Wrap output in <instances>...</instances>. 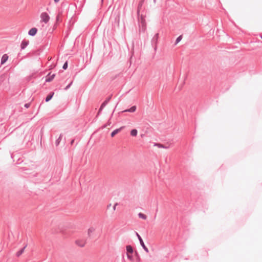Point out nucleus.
I'll list each match as a JSON object with an SVG mask.
<instances>
[{
    "mask_svg": "<svg viewBox=\"0 0 262 262\" xmlns=\"http://www.w3.org/2000/svg\"><path fill=\"white\" fill-rule=\"evenodd\" d=\"M137 15L139 26L140 27H142L143 30H144L146 28L145 16L143 13L140 14V13H139V14H137Z\"/></svg>",
    "mask_w": 262,
    "mask_h": 262,
    "instance_id": "f257e3e1",
    "label": "nucleus"
},
{
    "mask_svg": "<svg viewBox=\"0 0 262 262\" xmlns=\"http://www.w3.org/2000/svg\"><path fill=\"white\" fill-rule=\"evenodd\" d=\"M159 38V33H157L152 37L151 40V43L155 50H157V44Z\"/></svg>",
    "mask_w": 262,
    "mask_h": 262,
    "instance_id": "f03ea898",
    "label": "nucleus"
},
{
    "mask_svg": "<svg viewBox=\"0 0 262 262\" xmlns=\"http://www.w3.org/2000/svg\"><path fill=\"white\" fill-rule=\"evenodd\" d=\"M112 96V95H111V96L108 97L106 99V100L101 104V105L99 109L98 112L97 113V116L99 115L101 113V112L102 111V110L104 108V107L107 105V104L110 101V100L111 99Z\"/></svg>",
    "mask_w": 262,
    "mask_h": 262,
    "instance_id": "7ed1b4c3",
    "label": "nucleus"
},
{
    "mask_svg": "<svg viewBox=\"0 0 262 262\" xmlns=\"http://www.w3.org/2000/svg\"><path fill=\"white\" fill-rule=\"evenodd\" d=\"M136 235H137V236L140 242V244L141 246H142V247L147 253H148L149 252L148 249L147 248V247L145 246V245L144 244V243L142 237H141V236L137 232H136Z\"/></svg>",
    "mask_w": 262,
    "mask_h": 262,
    "instance_id": "20e7f679",
    "label": "nucleus"
},
{
    "mask_svg": "<svg viewBox=\"0 0 262 262\" xmlns=\"http://www.w3.org/2000/svg\"><path fill=\"white\" fill-rule=\"evenodd\" d=\"M40 18L42 21L47 24L50 20V16L46 12H42L40 15Z\"/></svg>",
    "mask_w": 262,
    "mask_h": 262,
    "instance_id": "39448f33",
    "label": "nucleus"
},
{
    "mask_svg": "<svg viewBox=\"0 0 262 262\" xmlns=\"http://www.w3.org/2000/svg\"><path fill=\"white\" fill-rule=\"evenodd\" d=\"M29 43V41L28 40L23 39L20 43L21 50H24L28 46Z\"/></svg>",
    "mask_w": 262,
    "mask_h": 262,
    "instance_id": "423d86ee",
    "label": "nucleus"
},
{
    "mask_svg": "<svg viewBox=\"0 0 262 262\" xmlns=\"http://www.w3.org/2000/svg\"><path fill=\"white\" fill-rule=\"evenodd\" d=\"M38 29L36 28H32L28 31V35L31 36H34L37 33Z\"/></svg>",
    "mask_w": 262,
    "mask_h": 262,
    "instance_id": "0eeeda50",
    "label": "nucleus"
},
{
    "mask_svg": "<svg viewBox=\"0 0 262 262\" xmlns=\"http://www.w3.org/2000/svg\"><path fill=\"white\" fill-rule=\"evenodd\" d=\"M55 76V74H53L51 75V73H49L46 76V79L45 82H49L52 81L53 80V79L54 78Z\"/></svg>",
    "mask_w": 262,
    "mask_h": 262,
    "instance_id": "6e6552de",
    "label": "nucleus"
},
{
    "mask_svg": "<svg viewBox=\"0 0 262 262\" xmlns=\"http://www.w3.org/2000/svg\"><path fill=\"white\" fill-rule=\"evenodd\" d=\"M144 3V0H141L138 5V8H137V14H139V13L141 11V9L142 8V6L143 5V4Z\"/></svg>",
    "mask_w": 262,
    "mask_h": 262,
    "instance_id": "1a4fd4ad",
    "label": "nucleus"
},
{
    "mask_svg": "<svg viewBox=\"0 0 262 262\" xmlns=\"http://www.w3.org/2000/svg\"><path fill=\"white\" fill-rule=\"evenodd\" d=\"M124 126H121L119 128L116 129L114 130H113L111 134V136L112 137H114L117 134H118L119 132H120L123 128H124Z\"/></svg>",
    "mask_w": 262,
    "mask_h": 262,
    "instance_id": "9d476101",
    "label": "nucleus"
},
{
    "mask_svg": "<svg viewBox=\"0 0 262 262\" xmlns=\"http://www.w3.org/2000/svg\"><path fill=\"white\" fill-rule=\"evenodd\" d=\"M54 95V92H50L48 95L45 98V101L46 102H49V101H50L52 98H53V96Z\"/></svg>",
    "mask_w": 262,
    "mask_h": 262,
    "instance_id": "9b49d317",
    "label": "nucleus"
},
{
    "mask_svg": "<svg viewBox=\"0 0 262 262\" xmlns=\"http://www.w3.org/2000/svg\"><path fill=\"white\" fill-rule=\"evenodd\" d=\"M8 57H9L7 55V54H4L2 56V58H1V64H4L8 60Z\"/></svg>",
    "mask_w": 262,
    "mask_h": 262,
    "instance_id": "f8f14e48",
    "label": "nucleus"
},
{
    "mask_svg": "<svg viewBox=\"0 0 262 262\" xmlns=\"http://www.w3.org/2000/svg\"><path fill=\"white\" fill-rule=\"evenodd\" d=\"M136 106L134 105L132 106L130 108L125 110L122 111V112H130V113H133L136 111Z\"/></svg>",
    "mask_w": 262,
    "mask_h": 262,
    "instance_id": "ddd939ff",
    "label": "nucleus"
},
{
    "mask_svg": "<svg viewBox=\"0 0 262 262\" xmlns=\"http://www.w3.org/2000/svg\"><path fill=\"white\" fill-rule=\"evenodd\" d=\"M26 247H27V245L25 246H24L23 248L20 249L18 251H17L16 253V256L17 257H19L24 252V250Z\"/></svg>",
    "mask_w": 262,
    "mask_h": 262,
    "instance_id": "4468645a",
    "label": "nucleus"
},
{
    "mask_svg": "<svg viewBox=\"0 0 262 262\" xmlns=\"http://www.w3.org/2000/svg\"><path fill=\"white\" fill-rule=\"evenodd\" d=\"M127 253L132 254L133 253V248L130 245H127L126 247Z\"/></svg>",
    "mask_w": 262,
    "mask_h": 262,
    "instance_id": "2eb2a0df",
    "label": "nucleus"
},
{
    "mask_svg": "<svg viewBox=\"0 0 262 262\" xmlns=\"http://www.w3.org/2000/svg\"><path fill=\"white\" fill-rule=\"evenodd\" d=\"M62 135L61 134L58 139L55 141V145L56 146H58L62 139Z\"/></svg>",
    "mask_w": 262,
    "mask_h": 262,
    "instance_id": "dca6fc26",
    "label": "nucleus"
},
{
    "mask_svg": "<svg viewBox=\"0 0 262 262\" xmlns=\"http://www.w3.org/2000/svg\"><path fill=\"white\" fill-rule=\"evenodd\" d=\"M137 133H138V131L136 129H133L130 131V135L133 137L136 136L137 135Z\"/></svg>",
    "mask_w": 262,
    "mask_h": 262,
    "instance_id": "f3484780",
    "label": "nucleus"
},
{
    "mask_svg": "<svg viewBox=\"0 0 262 262\" xmlns=\"http://www.w3.org/2000/svg\"><path fill=\"white\" fill-rule=\"evenodd\" d=\"M76 244L80 247H83L85 246V243L82 242L80 241H76Z\"/></svg>",
    "mask_w": 262,
    "mask_h": 262,
    "instance_id": "a211bd4d",
    "label": "nucleus"
},
{
    "mask_svg": "<svg viewBox=\"0 0 262 262\" xmlns=\"http://www.w3.org/2000/svg\"><path fill=\"white\" fill-rule=\"evenodd\" d=\"M138 216L143 220H146L147 219V216L141 212L138 213Z\"/></svg>",
    "mask_w": 262,
    "mask_h": 262,
    "instance_id": "6ab92c4d",
    "label": "nucleus"
},
{
    "mask_svg": "<svg viewBox=\"0 0 262 262\" xmlns=\"http://www.w3.org/2000/svg\"><path fill=\"white\" fill-rule=\"evenodd\" d=\"M95 230V229L94 227H90L88 231V234L89 236H90L91 234Z\"/></svg>",
    "mask_w": 262,
    "mask_h": 262,
    "instance_id": "aec40b11",
    "label": "nucleus"
},
{
    "mask_svg": "<svg viewBox=\"0 0 262 262\" xmlns=\"http://www.w3.org/2000/svg\"><path fill=\"white\" fill-rule=\"evenodd\" d=\"M155 146H157L159 148H168V147L165 146V145H164L162 144H160V143H156L155 144Z\"/></svg>",
    "mask_w": 262,
    "mask_h": 262,
    "instance_id": "412c9836",
    "label": "nucleus"
},
{
    "mask_svg": "<svg viewBox=\"0 0 262 262\" xmlns=\"http://www.w3.org/2000/svg\"><path fill=\"white\" fill-rule=\"evenodd\" d=\"M182 39V35H180L179 36L176 40V42H175V44H177Z\"/></svg>",
    "mask_w": 262,
    "mask_h": 262,
    "instance_id": "4be33fe9",
    "label": "nucleus"
},
{
    "mask_svg": "<svg viewBox=\"0 0 262 262\" xmlns=\"http://www.w3.org/2000/svg\"><path fill=\"white\" fill-rule=\"evenodd\" d=\"M68 61H66L63 66H62V69L63 70H66L67 68H68Z\"/></svg>",
    "mask_w": 262,
    "mask_h": 262,
    "instance_id": "5701e85b",
    "label": "nucleus"
},
{
    "mask_svg": "<svg viewBox=\"0 0 262 262\" xmlns=\"http://www.w3.org/2000/svg\"><path fill=\"white\" fill-rule=\"evenodd\" d=\"M126 255H127V258L128 259H129L130 260H133V255H132V254L127 253Z\"/></svg>",
    "mask_w": 262,
    "mask_h": 262,
    "instance_id": "b1692460",
    "label": "nucleus"
},
{
    "mask_svg": "<svg viewBox=\"0 0 262 262\" xmlns=\"http://www.w3.org/2000/svg\"><path fill=\"white\" fill-rule=\"evenodd\" d=\"M72 83H73V82H72H72H70L68 85H67L66 86V87L64 89V90H68V89L70 88V86H71V85H72Z\"/></svg>",
    "mask_w": 262,
    "mask_h": 262,
    "instance_id": "393cba45",
    "label": "nucleus"
},
{
    "mask_svg": "<svg viewBox=\"0 0 262 262\" xmlns=\"http://www.w3.org/2000/svg\"><path fill=\"white\" fill-rule=\"evenodd\" d=\"M30 106V104L29 103H25V105H24V106L26 107V108H29Z\"/></svg>",
    "mask_w": 262,
    "mask_h": 262,
    "instance_id": "a878e982",
    "label": "nucleus"
},
{
    "mask_svg": "<svg viewBox=\"0 0 262 262\" xmlns=\"http://www.w3.org/2000/svg\"><path fill=\"white\" fill-rule=\"evenodd\" d=\"M107 126V124H104L102 126L101 128L103 129V128L106 127Z\"/></svg>",
    "mask_w": 262,
    "mask_h": 262,
    "instance_id": "bb28decb",
    "label": "nucleus"
},
{
    "mask_svg": "<svg viewBox=\"0 0 262 262\" xmlns=\"http://www.w3.org/2000/svg\"><path fill=\"white\" fill-rule=\"evenodd\" d=\"M74 139L72 140L70 142L71 145H72L74 143Z\"/></svg>",
    "mask_w": 262,
    "mask_h": 262,
    "instance_id": "cd10ccee",
    "label": "nucleus"
},
{
    "mask_svg": "<svg viewBox=\"0 0 262 262\" xmlns=\"http://www.w3.org/2000/svg\"><path fill=\"white\" fill-rule=\"evenodd\" d=\"M111 122L110 121V120H108L107 122V123H106V124H107V126L108 125H110L111 124Z\"/></svg>",
    "mask_w": 262,
    "mask_h": 262,
    "instance_id": "c85d7f7f",
    "label": "nucleus"
},
{
    "mask_svg": "<svg viewBox=\"0 0 262 262\" xmlns=\"http://www.w3.org/2000/svg\"><path fill=\"white\" fill-rule=\"evenodd\" d=\"M117 205V204H115V205L114 206V207H113L114 210L116 209V207Z\"/></svg>",
    "mask_w": 262,
    "mask_h": 262,
    "instance_id": "c756f323",
    "label": "nucleus"
},
{
    "mask_svg": "<svg viewBox=\"0 0 262 262\" xmlns=\"http://www.w3.org/2000/svg\"><path fill=\"white\" fill-rule=\"evenodd\" d=\"M54 1L55 3H58L59 1V0H54Z\"/></svg>",
    "mask_w": 262,
    "mask_h": 262,
    "instance_id": "7c9ffc66",
    "label": "nucleus"
},
{
    "mask_svg": "<svg viewBox=\"0 0 262 262\" xmlns=\"http://www.w3.org/2000/svg\"><path fill=\"white\" fill-rule=\"evenodd\" d=\"M58 18H59V16H57L56 17V20H58Z\"/></svg>",
    "mask_w": 262,
    "mask_h": 262,
    "instance_id": "2f4dec72",
    "label": "nucleus"
},
{
    "mask_svg": "<svg viewBox=\"0 0 262 262\" xmlns=\"http://www.w3.org/2000/svg\"><path fill=\"white\" fill-rule=\"evenodd\" d=\"M153 1H154V3H156V0H153Z\"/></svg>",
    "mask_w": 262,
    "mask_h": 262,
    "instance_id": "473e14b6",
    "label": "nucleus"
},
{
    "mask_svg": "<svg viewBox=\"0 0 262 262\" xmlns=\"http://www.w3.org/2000/svg\"><path fill=\"white\" fill-rule=\"evenodd\" d=\"M260 38L262 39V35H260Z\"/></svg>",
    "mask_w": 262,
    "mask_h": 262,
    "instance_id": "72a5a7b5",
    "label": "nucleus"
}]
</instances>
